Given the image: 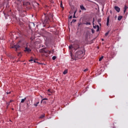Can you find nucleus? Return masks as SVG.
Returning a JSON list of instances; mask_svg holds the SVG:
<instances>
[{
	"label": "nucleus",
	"instance_id": "5",
	"mask_svg": "<svg viewBox=\"0 0 128 128\" xmlns=\"http://www.w3.org/2000/svg\"><path fill=\"white\" fill-rule=\"evenodd\" d=\"M20 45L17 44V45H15L14 46H12V48H16V50H18V48H20Z\"/></svg>",
	"mask_w": 128,
	"mask_h": 128
},
{
	"label": "nucleus",
	"instance_id": "24",
	"mask_svg": "<svg viewBox=\"0 0 128 128\" xmlns=\"http://www.w3.org/2000/svg\"><path fill=\"white\" fill-rule=\"evenodd\" d=\"M88 68H86L84 70V72H88Z\"/></svg>",
	"mask_w": 128,
	"mask_h": 128
},
{
	"label": "nucleus",
	"instance_id": "23",
	"mask_svg": "<svg viewBox=\"0 0 128 128\" xmlns=\"http://www.w3.org/2000/svg\"><path fill=\"white\" fill-rule=\"evenodd\" d=\"M38 104H40V102H36V104H34V106H38Z\"/></svg>",
	"mask_w": 128,
	"mask_h": 128
},
{
	"label": "nucleus",
	"instance_id": "7",
	"mask_svg": "<svg viewBox=\"0 0 128 128\" xmlns=\"http://www.w3.org/2000/svg\"><path fill=\"white\" fill-rule=\"evenodd\" d=\"M128 8V6L126 5L124 6V14H126V10Z\"/></svg>",
	"mask_w": 128,
	"mask_h": 128
},
{
	"label": "nucleus",
	"instance_id": "10",
	"mask_svg": "<svg viewBox=\"0 0 128 128\" xmlns=\"http://www.w3.org/2000/svg\"><path fill=\"white\" fill-rule=\"evenodd\" d=\"M60 8H62V10H64V5L62 4V2L61 1V2H60Z\"/></svg>",
	"mask_w": 128,
	"mask_h": 128
},
{
	"label": "nucleus",
	"instance_id": "31",
	"mask_svg": "<svg viewBox=\"0 0 128 128\" xmlns=\"http://www.w3.org/2000/svg\"><path fill=\"white\" fill-rule=\"evenodd\" d=\"M98 22H100V19H98Z\"/></svg>",
	"mask_w": 128,
	"mask_h": 128
},
{
	"label": "nucleus",
	"instance_id": "33",
	"mask_svg": "<svg viewBox=\"0 0 128 128\" xmlns=\"http://www.w3.org/2000/svg\"><path fill=\"white\" fill-rule=\"evenodd\" d=\"M102 42H104V39H102Z\"/></svg>",
	"mask_w": 128,
	"mask_h": 128
},
{
	"label": "nucleus",
	"instance_id": "29",
	"mask_svg": "<svg viewBox=\"0 0 128 128\" xmlns=\"http://www.w3.org/2000/svg\"><path fill=\"white\" fill-rule=\"evenodd\" d=\"M10 94V92H7V94Z\"/></svg>",
	"mask_w": 128,
	"mask_h": 128
},
{
	"label": "nucleus",
	"instance_id": "8",
	"mask_svg": "<svg viewBox=\"0 0 128 128\" xmlns=\"http://www.w3.org/2000/svg\"><path fill=\"white\" fill-rule=\"evenodd\" d=\"M84 24H86V26H88V25L90 26V22H85L84 23Z\"/></svg>",
	"mask_w": 128,
	"mask_h": 128
},
{
	"label": "nucleus",
	"instance_id": "25",
	"mask_svg": "<svg viewBox=\"0 0 128 128\" xmlns=\"http://www.w3.org/2000/svg\"><path fill=\"white\" fill-rule=\"evenodd\" d=\"M76 22V20H74H74H72V22Z\"/></svg>",
	"mask_w": 128,
	"mask_h": 128
},
{
	"label": "nucleus",
	"instance_id": "34",
	"mask_svg": "<svg viewBox=\"0 0 128 128\" xmlns=\"http://www.w3.org/2000/svg\"><path fill=\"white\" fill-rule=\"evenodd\" d=\"M74 14H76V12H74Z\"/></svg>",
	"mask_w": 128,
	"mask_h": 128
},
{
	"label": "nucleus",
	"instance_id": "20",
	"mask_svg": "<svg viewBox=\"0 0 128 128\" xmlns=\"http://www.w3.org/2000/svg\"><path fill=\"white\" fill-rule=\"evenodd\" d=\"M53 60H56V56H54L52 58Z\"/></svg>",
	"mask_w": 128,
	"mask_h": 128
},
{
	"label": "nucleus",
	"instance_id": "17",
	"mask_svg": "<svg viewBox=\"0 0 128 128\" xmlns=\"http://www.w3.org/2000/svg\"><path fill=\"white\" fill-rule=\"evenodd\" d=\"M30 62H36V60H34V58H32L30 60Z\"/></svg>",
	"mask_w": 128,
	"mask_h": 128
},
{
	"label": "nucleus",
	"instance_id": "35",
	"mask_svg": "<svg viewBox=\"0 0 128 128\" xmlns=\"http://www.w3.org/2000/svg\"><path fill=\"white\" fill-rule=\"evenodd\" d=\"M43 100H46V98H44V99H43Z\"/></svg>",
	"mask_w": 128,
	"mask_h": 128
},
{
	"label": "nucleus",
	"instance_id": "16",
	"mask_svg": "<svg viewBox=\"0 0 128 128\" xmlns=\"http://www.w3.org/2000/svg\"><path fill=\"white\" fill-rule=\"evenodd\" d=\"M108 34H110V32H106L105 34V36H108Z\"/></svg>",
	"mask_w": 128,
	"mask_h": 128
},
{
	"label": "nucleus",
	"instance_id": "15",
	"mask_svg": "<svg viewBox=\"0 0 128 128\" xmlns=\"http://www.w3.org/2000/svg\"><path fill=\"white\" fill-rule=\"evenodd\" d=\"M102 58H104V56H101V57L99 58V62H102Z\"/></svg>",
	"mask_w": 128,
	"mask_h": 128
},
{
	"label": "nucleus",
	"instance_id": "28",
	"mask_svg": "<svg viewBox=\"0 0 128 128\" xmlns=\"http://www.w3.org/2000/svg\"><path fill=\"white\" fill-rule=\"evenodd\" d=\"M92 34H94V29H92Z\"/></svg>",
	"mask_w": 128,
	"mask_h": 128
},
{
	"label": "nucleus",
	"instance_id": "30",
	"mask_svg": "<svg viewBox=\"0 0 128 128\" xmlns=\"http://www.w3.org/2000/svg\"><path fill=\"white\" fill-rule=\"evenodd\" d=\"M12 102V100H10V102Z\"/></svg>",
	"mask_w": 128,
	"mask_h": 128
},
{
	"label": "nucleus",
	"instance_id": "22",
	"mask_svg": "<svg viewBox=\"0 0 128 128\" xmlns=\"http://www.w3.org/2000/svg\"><path fill=\"white\" fill-rule=\"evenodd\" d=\"M48 96H51L52 95V92H48Z\"/></svg>",
	"mask_w": 128,
	"mask_h": 128
},
{
	"label": "nucleus",
	"instance_id": "26",
	"mask_svg": "<svg viewBox=\"0 0 128 128\" xmlns=\"http://www.w3.org/2000/svg\"><path fill=\"white\" fill-rule=\"evenodd\" d=\"M48 92H52V90H50V89H48Z\"/></svg>",
	"mask_w": 128,
	"mask_h": 128
},
{
	"label": "nucleus",
	"instance_id": "18",
	"mask_svg": "<svg viewBox=\"0 0 128 128\" xmlns=\"http://www.w3.org/2000/svg\"><path fill=\"white\" fill-rule=\"evenodd\" d=\"M45 52H47V53H48L49 54H51V52L50 51V50H47V51H46Z\"/></svg>",
	"mask_w": 128,
	"mask_h": 128
},
{
	"label": "nucleus",
	"instance_id": "13",
	"mask_svg": "<svg viewBox=\"0 0 128 128\" xmlns=\"http://www.w3.org/2000/svg\"><path fill=\"white\" fill-rule=\"evenodd\" d=\"M26 100V98H25L24 99H22V100H21L22 104L24 102V101Z\"/></svg>",
	"mask_w": 128,
	"mask_h": 128
},
{
	"label": "nucleus",
	"instance_id": "6",
	"mask_svg": "<svg viewBox=\"0 0 128 128\" xmlns=\"http://www.w3.org/2000/svg\"><path fill=\"white\" fill-rule=\"evenodd\" d=\"M114 9L116 10V11L117 12H120V8L118 6H116L114 7Z\"/></svg>",
	"mask_w": 128,
	"mask_h": 128
},
{
	"label": "nucleus",
	"instance_id": "36",
	"mask_svg": "<svg viewBox=\"0 0 128 128\" xmlns=\"http://www.w3.org/2000/svg\"><path fill=\"white\" fill-rule=\"evenodd\" d=\"M41 102H42V101H41Z\"/></svg>",
	"mask_w": 128,
	"mask_h": 128
},
{
	"label": "nucleus",
	"instance_id": "2",
	"mask_svg": "<svg viewBox=\"0 0 128 128\" xmlns=\"http://www.w3.org/2000/svg\"><path fill=\"white\" fill-rule=\"evenodd\" d=\"M69 48L70 50L71 54H72V50H76L78 48H80V46L78 45H71L69 46Z\"/></svg>",
	"mask_w": 128,
	"mask_h": 128
},
{
	"label": "nucleus",
	"instance_id": "3",
	"mask_svg": "<svg viewBox=\"0 0 128 128\" xmlns=\"http://www.w3.org/2000/svg\"><path fill=\"white\" fill-rule=\"evenodd\" d=\"M44 16H45V19L44 20V24H48V20H50V15L48 14H44Z\"/></svg>",
	"mask_w": 128,
	"mask_h": 128
},
{
	"label": "nucleus",
	"instance_id": "14",
	"mask_svg": "<svg viewBox=\"0 0 128 128\" xmlns=\"http://www.w3.org/2000/svg\"><path fill=\"white\" fill-rule=\"evenodd\" d=\"M64 74H68V70H66L64 72H63Z\"/></svg>",
	"mask_w": 128,
	"mask_h": 128
},
{
	"label": "nucleus",
	"instance_id": "32",
	"mask_svg": "<svg viewBox=\"0 0 128 128\" xmlns=\"http://www.w3.org/2000/svg\"><path fill=\"white\" fill-rule=\"evenodd\" d=\"M74 18H76V16H74V15L73 16Z\"/></svg>",
	"mask_w": 128,
	"mask_h": 128
},
{
	"label": "nucleus",
	"instance_id": "9",
	"mask_svg": "<svg viewBox=\"0 0 128 128\" xmlns=\"http://www.w3.org/2000/svg\"><path fill=\"white\" fill-rule=\"evenodd\" d=\"M108 24H110V17L107 18L106 26H108Z\"/></svg>",
	"mask_w": 128,
	"mask_h": 128
},
{
	"label": "nucleus",
	"instance_id": "4",
	"mask_svg": "<svg viewBox=\"0 0 128 128\" xmlns=\"http://www.w3.org/2000/svg\"><path fill=\"white\" fill-rule=\"evenodd\" d=\"M24 52H32L30 46L27 45L25 47Z\"/></svg>",
	"mask_w": 128,
	"mask_h": 128
},
{
	"label": "nucleus",
	"instance_id": "12",
	"mask_svg": "<svg viewBox=\"0 0 128 128\" xmlns=\"http://www.w3.org/2000/svg\"><path fill=\"white\" fill-rule=\"evenodd\" d=\"M122 18V16H118V20H120Z\"/></svg>",
	"mask_w": 128,
	"mask_h": 128
},
{
	"label": "nucleus",
	"instance_id": "19",
	"mask_svg": "<svg viewBox=\"0 0 128 128\" xmlns=\"http://www.w3.org/2000/svg\"><path fill=\"white\" fill-rule=\"evenodd\" d=\"M44 116V114H42L40 116V118H43Z\"/></svg>",
	"mask_w": 128,
	"mask_h": 128
},
{
	"label": "nucleus",
	"instance_id": "27",
	"mask_svg": "<svg viewBox=\"0 0 128 128\" xmlns=\"http://www.w3.org/2000/svg\"><path fill=\"white\" fill-rule=\"evenodd\" d=\"M97 27H98V29L96 30V32H98L100 26H97Z\"/></svg>",
	"mask_w": 128,
	"mask_h": 128
},
{
	"label": "nucleus",
	"instance_id": "1",
	"mask_svg": "<svg viewBox=\"0 0 128 128\" xmlns=\"http://www.w3.org/2000/svg\"><path fill=\"white\" fill-rule=\"evenodd\" d=\"M75 56L78 58H82L84 56V48H80V50L75 54Z\"/></svg>",
	"mask_w": 128,
	"mask_h": 128
},
{
	"label": "nucleus",
	"instance_id": "11",
	"mask_svg": "<svg viewBox=\"0 0 128 128\" xmlns=\"http://www.w3.org/2000/svg\"><path fill=\"white\" fill-rule=\"evenodd\" d=\"M80 8L81 10H86V8H84V7L82 5L80 6Z\"/></svg>",
	"mask_w": 128,
	"mask_h": 128
},
{
	"label": "nucleus",
	"instance_id": "21",
	"mask_svg": "<svg viewBox=\"0 0 128 128\" xmlns=\"http://www.w3.org/2000/svg\"><path fill=\"white\" fill-rule=\"evenodd\" d=\"M10 102H7L6 104V106H7V108H8V106H10Z\"/></svg>",
	"mask_w": 128,
	"mask_h": 128
}]
</instances>
